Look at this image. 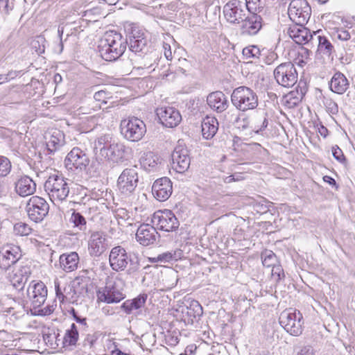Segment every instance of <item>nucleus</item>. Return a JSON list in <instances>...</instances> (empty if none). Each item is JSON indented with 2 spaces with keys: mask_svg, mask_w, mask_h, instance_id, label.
<instances>
[{
  "mask_svg": "<svg viewBox=\"0 0 355 355\" xmlns=\"http://www.w3.org/2000/svg\"><path fill=\"white\" fill-rule=\"evenodd\" d=\"M16 193L22 197L31 196L36 191V183L28 175H21L15 182Z\"/></svg>",
  "mask_w": 355,
  "mask_h": 355,
  "instance_id": "nucleus-27",
  "label": "nucleus"
},
{
  "mask_svg": "<svg viewBox=\"0 0 355 355\" xmlns=\"http://www.w3.org/2000/svg\"><path fill=\"white\" fill-rule=\"evenodd\" d=\"M262 263L266 267H272L277 261L276 255L272 251L266 250L261 254Z\"/></svg>",
  "mask_w": 355,
  "mask_h": 355,
  "instance_id": "nucleus-47",
  "label": "nucleus"
},
{
  "mask_svg": "<svg viewBox=\"0 0 355 355\" xmlns=\"http://www.w3.org/2000/svg\"><path fill=\"white\" fill-rule=\"evenodd\" d=\"M47 288L42 282L32 281L27 289L26 299L28 300L30 310L41 307L47 297Z\"/></svg>",
  "mask_w": 355,
  "mask_h": 355,
  "instance_id": "nucleus-11",
  "label": "nucleus"
},
{
  "mask_svg": "<svg viewBox=\"0 0 355 355\" xmlns=\"http://www.w3.org/2000/svg\"><path fill=\"white\" fill-rule=\"evenodd\" d=\"M208 105L214 110L221 113L229 107V102L225 94L220 91L210 93L207 97Z\"/></svg>",
  "mask_w": 355,
  "mask_h": 355,
  "instance_id": "nucleus-28",
  "label": "nucleus"
},
{
  "mask_svg": "<svg viewBox=\"0 0 355 355\" xmlns=\"http://www.w3.org/2000/svg\"><path fill=\"white\" fill-rule=\"evenodd\" d=\"M318 129V132L320 133V135L321 136H322L324 138L327 136L328 129L325 126H324L322 124H320Z\"/></svg>",
  "mask_w": 355,
  "mask_h": 355,
  "instance_id": "nucleus-63",
  "label": "nucleus"
},
{
  "mask_svg": "<svg viewBox=\"0 0 355 355\" xmlns=\"http://www.w3.org/2000/svg\"><path fill=\"white\" fill-rule=\"evenodd\" d=\"M314 41L318 42V51L320 53L328 58H333L332 54L335 51L334 47L326 37L316 34Z\"/></svg>",
  "mask_w": 355,
  "mask_h": 355,
  "instance_id": "nucleus-36",
  "label": "nucleus"
},
{
  "mask_svg": "<svg viewBox=\"0 0 355 355\" xmlns=\"http://www.w3.org/2000/svg\"><path fill=\"white\" fill-rule=\"evenodd\" d=\"M324 104L327 108V110L331 113V114H336L338 111V107L336 102L331 99H327L325 101H324Z\"/></svg>",
  "mask_w": 355,
  "mask_h": 355,
  "instance_id": "nucleus-54",
  "label": "nucleus"
},
{
  "mask_svg": "<svg viewBox=\"0 0 355 355\" xmlns=\"http://www.w3.org/2000/svg\"><path fill=\"white\" fill-rule=\"evenodd\" d=\"M21 251L18 245H6L0 250V269L6 270L21 257Z\"/></svg>",
  "mask_w": 355,
  "mask_h": 355,
  "instance_id": "nucleus-20",
  "label": "nucleus"
},
{
  "mask_svg": "<svg viewBox=\"0 0 355 355\" xmlns=\"http://www.w3.org/2000/svg\"><path fill=\"white\" fill-rule=\"evenodd\" d=\"M181 251L166 252L157 255V257L153 259L154 261L161 263H168L172 261H177L180 258Z\"/></svg>",
  "mask_w": 355,
  "mask_h": 355,
  "instance_id": "nucleus-40",
  "label": "nucleus"
},
{
  "mask_svg": "<svg viewBox=\"0 0 355 355\" xmlns=\"http://www.w3.org/2000/svg\"><path fill=\"white\" fill-rule=\"evenodd\" d=\"M56 344H58V348L59 347H67V345H65V342H64V336H61L58 330L56 331Z\"/></svg>",
  "mask_w": 355,
  "mask_h": 355,
  "instance_id": "nucleus-62",
  "label": "nucleus"
},
{
  "mask_svg": "<svg viewBox=\"0 0 355 355\" xmlns=\"http://www.w3.org/2000/svg\"><path fill=\"white\" fill-rule=\"evenodd\" d=\"M159 54L156 51H149L147 50L145 53L138 55H130V60L136 69H148L154 67L159 61Z\"/></svg>",
  "mask_w": 355,
  "mask_h": 355,
  "instance_id": "nucleus-18",
  "label": "nucleus"
},
{
  "mask_svg": "<svg viewBox=\"0 0 355 355\" xmlns=\"http://www.w3.org/2000/svg\"><path fill=\"white\" fill-rule=\"evenodd\" d=\"M202 135L205 139H211L218 130V122L216 118L207 116L201 124Z\"/></svg>",
  "mask_w": 355,
  "mask_h": 355,
  "instance_id": "nucleus-32",
  "label": "nucleus"
},
{
  "mask_svg": "<svg viewBox=\"0 0 355 355\" xmlns=\"http://www.w3.org/2000/svg\"><path fill=\"white\" fill-rule=\"evenodd\" d=\"M98 297L102 302L111 304L119 302L125 295L114 286H106L102 292L98 293Z\"/></svg>",
  "mask_w": 355,
  "mask_h": 355,
  "instance_id": "nucleus-31",
  "label": "nucleus"
},
{
  "mask_svg": "<svg viewBox=\"0 0 355 355\" xmlns=\"http://www.w3.org/2000/svg\"><path fill=\"white\" fill-rule=\"evenodd\" d=\"M107 249L106 238L102 232H92L88 241V251L92 257H99Z\"/></svg>",
  "mask_w": 355,
  "mask_h": 355,
  "instance_id": "nucleus-24",
  "label": "nucleus"
},
{
  "mask_svg": "<svg viewBox=\"0 0 355 355\" xmlns=\"http://www.w3.org/2000/svg\"><path fill=\"white\" fill-rule=\"evenodd\" d=\"M288 35L298 44H313L316 36V33H311L309 29L304 26V25H297L290 27L288 30Z\"/></svg>",
  "mask_w": 355,
  "mask_h": 355,
  "instance_id": "nucleus-22",
  "label": "nucleus"
},
{
  "mask_svg": "<svg viewBox=\"0 0 355 355\" xmlns=\"http://www.w3.org/2000/svg\"><path fill=\"white\" fill-rule=\"evenodd\" d=\"M139 176L136 166L125 168L117 180V187L124 196L132 194L137 187Z\"/></svg>",
  "mask_w": 355,
  "mask_h": 355,
  "instance_id": "nucleus-14",
  "label": "nucleus"
},
{
  "mask_svg": "<svg viewBox=\"0 0 355 355\" xmlns=\"http://www.w3.org/2000/svg\"><path fill=\"white\" fill-rule=\"evenodd\" d=\"M44 187L51 201L54 205L65 200L69 193L67 180L62 175H51L44 182Z\"/></svg>",
  "mask_w": 355,
  "mask_h": 355,
  "instance_id": "nucleus-3",
  "label": "nucleus"
},
{
  "mask_svg": "<svg viewBox=\"0 0 355 355\" xmlns=\"http://www.w3.org/2000/svg\"><path fill=\"white\" fill-rule=\"evenodd\" d=\"M177 273L178 272L176 271H171L168 275L167 277H168V280L171 281V283L167 286L168 289H171L177 285L178 279H179Z\"/></svg>",
  "mask_w": 355,
  "mask_h": 355,
  "instance_id": "nucleus-55",
  "label": "nucleus"
},
{
  "mask_svg": "<svg viewBox=\"0 0 355 355\" xmlns=\"http://www.w3.org/2000/svg\"><path fill=\"white\" fill-rule=\"evenodd\" d=\"M120 128L123 137L134 142L140 141L146 132L144 122L134 116L123 119L121 121Z\"/></svg>",
  "mask_w": 355,
  "mask_h": 355,
  "instance_id": "nucleus-7",
  "label": "nucleus"
},
{
  "mask_svg": "<svg viewBox=\"0 0 355 355\" xmlns=\"http://www.w3.org/2000/svg\"><path fill=\"white\" fill-rule=\"evenodd\" d=\"M274 77L277 83L284 87H291L297 81V73L294 64L286 62L279 64L274 70Z\"/></svg>",
  "mask_w": 355,
  "mask_h": 355,
  "instance_id": "nucleus-10",
  "label": "nucleus"
},
{
  "mask_svg": "<svg viewBox=\"0 0 355 355\" xmlns=\"http://www.w3.org/2000/svg\"><path fill=\"white\" fill-rule=\"evenodd\" d=\"M151 222L158 230L165 232L175 231L180 225L179 220L169 209L158 210L155 212Z\"/></svg>",
  "mask_w": 355,
  "mask_h": 355,
  "instance_id": "nucleus-12",
  "label": "nucleus"
},
{
  "mask_svg": "<svg viewBox=\"0 0 355 355\" xmlns=\"http://www.w3.org/2000/svg\"><path fill=\"white\" fill-rule=\"evenodd\" d=\"M54 285L56 297L59 300L60 303H63L65 300L71 303H74V299L69 297L70 293H67V288H64L63 293L60 286V282L58 279L55 280Z\"/></svg>",
  "mask_w": 355,
  "mask_h": 355,
  "instance_id": "nucleus-42",
  "label": "nucleus"
},
{
  "mask_svg": "<svg viewBox=\"0 0 355 355\" xmlns=\"http://www.w3.org/2000/svg\"><path fill=\"white\" fill-rule=\"evenodd\" d=\"M69 312L73 316V319L78 323H80V324H82L83 326H86L87 325V318H81V317L78 316V314H77V312L76 311L74 308H71L69 311Z\"/></svg>",
  "mask_w": 355,
  "mask_h": 355,
  "instance_id": "nucleus-57",
  "label": "nucleus"
},
{
  "mask_svg": "<svg viewBox=\"0 0 355 355\" xmlns=\"http://www.w3.org/2000/svg\"><path fill=\"white\" fill-rule=\"evenodd\" d=\"M147 298V294L141 293L132 300H125L121 306V309L127 314L135 313L138 315L141 313V309L144 307Z\"/></svg>",
  "mask_w": 355,
  "mask_h": 355,
  "instance_id": "nucleus-29",
  "label": "nucleus"
},
{
  "mask_svg": "<svg viewBox=\"0 0 355 355\" xmlns=\"http://www.w3.org/2000/svg\"><path fill=\"white\" fill-rule=\"evenodd\" d=\"M112 142V138L110 135H102L95 141L94 149H99V155L101 157L102 151L104 149L108 148Z\"/></svg>",
  "mask_w": 355,
  "mask_h": 355,
  "instance_id": "nucleus-41",
  "label": "nucleus"
},
{
  "mask_svg": "<svg viewBox=\"0 0 355 355\" xmlns=\"http://www.w3.org/2000/svg\"><path fill=\"white\" fill-rule=\"evenodd\" d=\"M0 9L8 13L12 9V6H10L9 0H0Z\"/></svg>",
  "mask_w": 355,
  "mask_h": 355,
  "instance_id": "nucleus-60",
  "label": "nucleus"
},
{
  "mask_svg": "<svg viewBox=\"0 0 355 355\" xmlns=\"http://www.w3.org/2000/svg\"><path fill=\"white\" fill-rule=\"evenodd\" d=\"M79 334L76 324H71L70 328L66 330L64 335V342L67 347L75 346L78 340Z\"/></svg>",
  "mask_w": 355,
  "mask_h": 355,
  "instance_id": "nucleus-37",
  "label": "nucleus"
},
{
  "mask_svg": "<svg viewBox=\"0 0 355 355\" xmlns=\"http://www.w3.org/2000/svg\"><path fill=\"white\" fill-rule=\"evenodd\" d=\"M159 162V157L153 152L144 153L139 159L141 167L148 171L156 169Z\"/></svg>",
  "mask_w": 355,
  "mask_h": 355,
  "instance_id": "nucleus-35",
  "label": "nucleus"
},
{
  "mask_svg": "<svg viewBox=\"0 0 355 355\" xmlns=\"http://www.w3.org/2000/svg\"><path fill=\"white\" fill-rule=\"evenodd\" d=\"M157 234V232L154 226L143 223L137 229L136 239L141 245L148 246L154 243Z\"/></svg>",
  "mask_w": 355,
  "mask_h": 355,
  "instance_id": "nucleus-25",
  "label": "nucleus"
},
{
  "mask_svg": "<svg viewBox=\"0 0 355 355\" xmlns=\"http://www.w3.org/2000/svg\"><path fill=\"white\" fill-rule=\"evenodd\" d=\"M231 101L237 110L242 112L254 110L259 104L257 93L245 86H241L233 90Z\"/></svg>",
  "mask_w": 355,
  "mask_h": 355,
  "instance_id": "nucleus-4",
  "label": "nucleus"
},
{
  "mask_svg": "<svg viewBox=\"0 0 355 355\" xmlns=\"http://www.w3.org/2000/svg\"><path fill=\"white\" fill-rule=\"evenodd\" d=\"M125 146L123 144L113 141L107 149L102 151V157L112 163L122 162L125 157Z\"/></svg>",
  "mask_w": 355,
  "mask_h": 355,
  "instance_id": "nucleus-26",
  "label": "nucleus"
},
{
  "mask_svg": "<svg viewBox=\"0 0 355 355\" xmlns=\"http://www.w3.org/2000/svg\"><path fill=\"white\" fill-rule=\"evenodd\" d=\"M156 114L160 123L167 128L176 127L182 121V116L180 112L172 107L157 108Z\"/></svg>",
  "mask_w": 355,
  "mask_h": 355,
  "instance_id": "nucleus-21",
  "label": "nucleus"
},
{
  "mask_svg": "<svg viewBox=\"0 0 355 355\" xmlns=\"http://www.w3.org/2000/svg\"><path fill=\"white\" fill-rule=\"evenodd\" d=\"M186 314L189 316V320L193 322L194 318L202 315V308L197 301H192L189 306L186 308Z\"/></svg>",
  "mask_w": 355,
  "mask_h": 355,
  "instance_id": "nucleus-39",
  "label": "nucleus"
},
{
  "mask_svg": "<svg viewBox=\"0 0 355 355\" xmlns=\"http://www.w3.org/2000/svg\"><path fill=\"white\" fill-rule=\"evenodd\" d=\"M332 155L340 163L345 164L347 162L346 158L342 151V150L338 146H334L332 148Z\"/></svg>",
  "mask_w": 355,
  "mask_h": 355,
  "instance_id": "nucleus-51",
  "label": "nucleus"
},
{
  "mask_svg": "<svg viewBox=\"0 0 355 355\" xmlns=\"http://www.w3.org/2000/svg\"><path fill=\"white\" fill-rule=\"evenodd\" d=\"M311 8L306 0H291L288 14L291 20L297 25H304L309 19Z\"/></svg>",
  "mask_w": 355,
  "mask_h": 355,
  "instance_id": "nucleus-13",
  "label": "nucleus"
},
{
  "mask_svg": "<svg viewBox=\"0 0 355 355\" xmlns=\"http://www.w3.org/2000/svg\"><path fill=\"white\" fill-rule=\"evenodd\" d=\"M172 191V182L166 177L156 180L152 187V193L154 197L159 201L166 200L171 196Z\"/></svg>",
  "mask_w": 355,
  "mask_h": 355,
  "instance_id": "nucleus-23",
  "label": "nucleus"
},
{
  "mask_svg": "<svg viewBox=\"0 0 355 355\" xmlns=\"http://www.w3.org/2000/svg\"><path fill=\"white\" fill-rule=\"evenodd\" d=\"M129 49L132 51V55H138L145 53L148 50V40L146 33L142 28L136 25H132L128 31L126 38Z\"/></svg>",
  "mask_w": 355,
  "mask_h": 355,
  "instance_id": "nucleus-8",
  "label": "nucleus"
},
{
  "mask_svg": "<svg viewBox=\"0 0 355 355\" xmlns=\"http://www.w3.org/2000/svg\"><path fill=\"white\" fill-rule=\"evenodd\" d=\"M49 205L43 198L37 196H32L27 202L26 211L29 218L38 223L48 214Z\"/></svg>",
  "mask_w": 355,
  "mask_h": 355,
  "instance_id": "nucleus-15",
  "label": "nucleus"
},
{
  "mask_svg": "<svg viewBox=\"0 0 355 355\" xmlns=\"http://www.w3.org/2000/svg\"><path fill=\"white\" fill-rule=\"evenodd\" d=\"M272 268V271H271L272 275L274 278H276L277 281H279L284 278L285 275H284V270L281 266L275 265Z\"/></svg>",
  "mask_w": 355,
  "mask_h": 355,
  "instance_id": "nucleus-52",
  "label": "nucleus"
},
{
  "mask_svg": "<svg viewBox=\"0 0 355 355\" xmlns=\"http://www.w3.org/2000/svg\"><path fill=\"white\" fill-rule=\"evenodd\" d=\"M60 265L61 268L65 272H72L77 269L79 262V256L77 252H72L69 254H62L60 255Z\"/></svg>",
  "mask_w": 355,
  "mask_h": 355,
  "instance_id": "nucleus-33",
  "label": "nucleus"
},
{
  "mask_svg": "<svg viewBox=\"0 0 355 355\" xmlns=\"http://www.w3.org/2000/svg\"><path fill=\"white\" fill-rule=\"evenodd\" d=\"M244 60L252 62L251 60L259 59L261 55V50L256 45H250L245 47L242 51Z\"/></svg>",
  "mask_w": 355,
  "mask_h": 355,
  "instance_id": "nucleus-38",
  "label": "nucleus"
},
{
  "mask_svg": "<svg viewBox=\"0 0 355 355\" xmlns=\"http://www.w3.org/2000/svg\"><path fill=\"white\" fill-rule=\"evenodd\" d=\"M351 37L350 33L348 31L340 29L338 31V38L340 40L347 41Z\"/></svg>",
  "mask_w": 355,
  "mask_h": 355,
  "instance_id": "nucleus-59",
  "label": "nucleus"
},
{
  "mask_svg": "<svg viewBox=\"0 0 355 355\" xmlns=\"http://www.w3.org/2000/svg\"><path fill=\"white\" fill-rule=\"evenodd\" d=\"M278 59V55L274 51L268 52V55L264 58L265 64L270 65L275 62Z\"/></svg>",
  "mask_w": 355,
  "mask_h": 355,
  "instance_id": "nucleus-58",
  "label": "nucleus"
},
{
  "mask_svg": "<svg viewBox=\"0 0 355 355\" xmlns=\"http://www.w3.org/2000/svg\"><path fill=\"white\" fill-rule=\"evenodd\" d=\"M26 277H23L20 274L17 272L11 277V283L13 287L18 291L23 290L25 284L27 283Z\"/></svg>",
  "mask_w": 355,
  "mask_h": 355,
  "instance_id": "nucleus-48",
  "label": "nucleus"
},
{
  "mask_svg": "<svg viewBox=\"0 0 355 355\" xmlns=\"http://www.w3.org/2000/svg\"><path fill=\"white\" fill-rule=\"evenodd\" d=\"M33 229L26 223L23 222L17 223L13 227V232L15 235L24 236L31 234Z\"/></svg>",
  "mask_w": 355,
  "mask_h": 355,
  "instance_id": "nucleus-44",
  "label": "nucleus"
},
{
  "mask_svg": "<svg viewBox=\"0 0 355 355\" xmlns=\"http://www.w3.org/2000/svg\"><path fill=\"white\" fill-rule=\"evenodd\" d=\"M16 272L20 274L23 277H26L27 281H28L32 272L31 266L28 265L21 266Z\"/></svg>",
  "mask_w": 355,
  "mask_h": 355,
  "instance_id": "nucleus-56",
  "label": "nucleus"
},
{
  "mask_svg": "<svg viewBox=\"0 0 355 355\" xmlns=\"http://www.w3.org/2000/svg\"><path fill=\"white\" fill-rule=\"evenodd\" d=\"M70 222L73 224V226L78 228L80 231H85L87 229V221L85 217L79 212L73 211Z\"/></svg>",
  "mask_w": 355,
  "mask_h": 355,
  "instance_id": "nucleus-43",
  "label": "nucleus"
},
{
  "mask_svg": "<svg viewBox=\"0 0 355 355\" xmlns=\"http://www.w3.org/2000/svg\"><path fill=\"white\" fill-rule=\"evenodd\" d=\"M67 293H70L69 297H73L74 299V302L77 300L78 295L73 287L68 286Z\"/></svg>",
  "mask_w": 355,
  "mask_h": 355,
  "instance_id": "nucleus-64",
  "label": "nucleus"
},
{
  "mask_svg": "<svg viewBox=\"0 0 355 355\" xmlns=\"http://www.w3.org/2000/svg\"><path fill=\"white\" fill-rule=\"evenodd\" d=\"M250 10V7L240 0H230L223 6V15L227 21L238 25Z\"/></svg>",
  "mask_w": 355,
  "mask_h": 355,
  "instance_id": "nucleus-9",
  "label": "nucleus"
},
{
  "mask_svg": "<svg viewBox=\"0 0 355 355\" xmlns=\"http://www.w3.org/2000/svg\"><path fill=\"white\" fill-rule=\"evenodd\" d=\"M29 310L28 300L25 296L12 297L7 295L0 299V311L6 315H10L15 319L22 318Z\"/></svg>",
  "mask_w": 355,
  "mask_h": 355,
  "instance_id": "nucleus-5",
  "label": "nucleus"
},
{
  "mask_svg": "<svg viewBox=\"0 0 355 355\" xmlns=\"http://www.w3.org/2000/svg\"><path fill=\"white\" fill-rule=\"evenodd\" d=\"M128 39L115 31H107L99 41L98 52L106 61H115L125 52Z\"/></svg>",
  "mask_w": 355,
  "mask_h": 355,
  "instance_id": "nucleus-1",
  "label": "nucleus"
},
{
  "mask_svg": "<svg viewBox=\"0 0 355 355\" xmlns=\"http://www.w3.org/2000/svg\"><path fill=\"white\" fill-rule=\"evenodd\" d=\"M90 159L87 154L82 149L73 148L67 155L64 164L68 170L83 171L89 166Z\"/></svg>",
  "mask_w": 355,
  "mask_h": 355,
  "instance_id": "nucleus-16",
  "label": "nucleus"
},
{
  "mask_svg": "<svg viewBox=\"0 0 355 355\" xmlns=\"http://www.w3.org/2000/svg\"><path fill=\"white\" fill-rule=\"evenodd\" d=\"M279 320L281 326L291 336H299L302 334L304 318L300 311L286 309L282 312Z\"/></svg>",
  "mask_w": 355,
  "mask_h": 355,
  "instance_id": "nucleus-6",
  "label": "nucleus"
},
{
  "mask_svg": "<svg viewBox=\"0 0 355 355\" xmlns=\"http://www.w3.org/2000/svg\"><path fill=\"white\" fill-rule=\"evenodd\" d=\"M238 26L241 36H254L261 29L263 19L260 15L250 10Z\"/></svg>",
  "mask_w": 355,
  "mask_h": 355,
  "instance_id": "nucleus-17",
  "label": "nucleus"
},
{
  "mask_svg": "<svg viewBox=\"0 0 355 355\" xmlns=\"http://www.w3.org/2000/svg\"><path fill=\"white\" fill-rule=\"evenodd\" d=\"M46 40L43 36L36 37L31 42V46L35 53L40 55L44 53Z\"/></svg>",
  "mask_w": 355,
  "mask_h": 355,
  "instance_id": "nucleus-46",
  "label": "nucleus"
},
{
  "mask_svg": "<svg viewBox=\"0 0 355 355\" xmlns=\"http://www.w3.org/2000/svg\"><path fill=\"white\" fill-rule=\"evenodd\" d=\"M110 93L105 90H100L96 92L94 94V99L96 102L100 103V104L98 105V108H101V104H106L107 100L110 99Z\"/></svg>",
  "mask_w": 355,
  "mask_h": 355,
  "instance_id": "nucleus-50",
  "label": "nucleus"
},
{
  "mask_svg": "<svg viewBox=\"0 0 355 355\" xmlns=\"http://www.w3.org/2000/svg\"><path fill=\"white\" fill-rule=\"evenodd\" d=\"M331 92L338 94H344L349 86V83L346 76L341 72H336L329 83Z\"/></svg>",
  "mask_w": 355,
  "mask_h": 355,
  "instance_id": "nucleus-30",
  "label": "nucleus"
},
{
  "mask_svg": "<svg viewBox=\"0 0 355 355\" xmlns=\"http://www.w3.org/2000/svg\"><path fill=\"white\" fill-rule=\"evenodd\" d=\"M65 144L64 135L59 130H53L46 141V146L50 153H53L59 150Z\"/></svg>",
  "mask_w": 355,
  "mask_h": 355,
  "instance_id": "nucleus-34",
  "label": "nucleus"
},
{
  "mask_svg": "<svg viewBox=\"0 0 355 355\" xmlns=\"http://www.w3.org/2000/svg\"><path fill=\"white\" fill-rule=\"evenodd\" d=\"M109 263L114 271H123L127 269L129 275L135 274L141 268V259L138 254L128 252L124 248L118 245L114 247L110 253Z\"/></svg>",
  "mask_w": 355,
  "mask_h": 355,
  "instance_id": "nucleus-2",
  "label": "nucleus"
},
{
  "mask_svg": "<svg viewBox=\"0 0 355 355\" xmlns=\"http://www.w3.org/2000/svg\"><path fill=\"white\" fill-rule=\"evenodd\" d=\"M56 331L49 330L47 333L43 334V339L46 344L52 349H57L58 344H56Z\"/></svg>",
  "mask_w": 355,
  "mask_h": 355,
  "instance_id": "nucleus-49",
  "label": "nucleus"
},
{
  "mask_svg": "<svg viewBox=\"0 0 355 355\" xmlns=\"http://www.w3.org/2000/svg\"><path fill=\"white\" fill-rule=\"evenodd\" d=\"M297 355H314L313 348L309 346L303 347Z\"/></svg>",
  "mask_w": 355,
  "mask_h": 355,
  "instance_id": "nucleus-61",
  "label": "nucleus"
},
{
  "mask_svg": "<svg viewBox=\"0 0 355 355\" xmlns=\"http://www.w3.org/2000/svg\"><path fill=\"white\" fill-rule=\"evenodd\" d=\"M12 164L6 157L0 155V178L6 177L11 171Z\"/></svg>",
  "mask_w": 355,
  "mask_h": 355,
  "instance_id": "nucleus-45",
  "label": "nucleus"
},
{
  "mask_svg": "<svg viewBox=\"0 0 355 355\" xmlns=\"http://www.w3.org/2000/svg\"><path fill=\"white\" fill-rule=\"evenodd\" d=\"M172 168L178 173H182L190 166L191 158L188 149L179 144L175 146L172 155Z\"/></svg>",
  "mask_w": 355,
  "mask_h": 355,
  "instance_id": "nucleus-19",
  "label": "nucleus"
},
{
  "mask_svg": "<svg viewBox=\"0 0 355 355\" xmlns=\"http://www.w3.org/2000/svg\"><path fill=\"white\" fill-rule=\"evenodd\" d=\"M56 306V303L53 302L51 304H47L44 308L39 309L37 314L40 315H49L55 311Z\"/></svg>",
  "mask_w": 355,
  "mask_h": 355,
  "instance_id": "nucleus-53",
  "label": "nucleus"
}]
</instances>
